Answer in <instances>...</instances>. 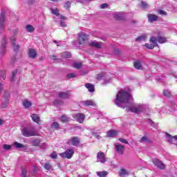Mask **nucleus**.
Listing matches in <instances>:
<instances>
[{
	"mask_svg": "<svg viewBox=\"0 0 177 177\" xmlns=\"http://www.w3.org/2000/svg\"><path fill=\"white\" fill-rule=\"evenodd\" d=\"M114 103L118 107L126 109L127 111H131V113H135L136 114H139V113L146 110L145 104L133 105V97L125 91H120L118 93Z\"/></svg>",
	"mask_w": 177,
	"mask_h": 177,
	"instance_id": "f257e3e1",
	"label": "nucleus"
},
{
	"mask_svg": "<svg viewBox=\"0 0 177 177\" xmlns=\"http://www.w3.org/2000/svg\"><path fill=\"white\" fill-rule=\"evenodd\" d=\"M21 132L22 135L24 136H26V138H30L31 136H38L39 135L38 130H37V129H35V127H24Z\"/></svg>",
	"mask_w": 177,
	"mask_h": 177,
	"instance_id": "f03ea898",
	"label": "nucleus"
},
{
	"mask_svg": "<svg viewBox=\"0 0 177 177\" xmlns=\"http://www.w3.org/2000/svg\"><path fill=\"white\" fill-rule=\"evenodd\" d=\"M60 157L62 158H67L68 160H70L74 156V149L70 148L68 149L66 151L59 153Z\"/></svg>",
	"mask_w": 177,
	"mask_h": 177,
	"instance_id": "7ed1b4c3",
	"label": "nucleus"
},
{
	"mask_svg": "<svg viewBox=\"0 0 177 177\" xmlns=\"http://www.w3.org/2000/svg\"><path fill=\"white\" fill-rule=\"evenodd\" d=\"M7 44H8V40L6 39V37H4L0 45V55H5V53L6 52Z\"/></svg>",
	"mask_w": 177,
	"mask_h": 177,
	"instance_id": "20e7f679",
	"label": "nucleus"
},
{
	"mask_svg": "<svg viewBox=\"0 0 177 177\" xmlns=\"http://www.w3.org/2000/svg\"><path fill=\"white\" fill-rule=\"evenodd\" d=\"M5 15L6 12L3 10H1L0 14V31L5 30Z\"/></svg>",
	"mask_w": 177,
	"mask_h": 177,
	"instance_id": "39448f33",
	"label": "nucleus"
},
{
	"mask_svg": "<svg viewBox=\"0 0 177 177\" xmlns=\"http://www.w3.org/2000/svg\"><path fill=\"white\" fill-rule=\"evenodd\" d=\"M152 162L155 167H157V168H159V169H164L165 168V165L161 160L154 158L152 160Z\"/></svg>",
	"mask_w": 177,
	"mask_h": 177,
	"instance_id": "423d86ee",
	"label": "nucleus"
},
{
	"mask_svg": "<svg viewBox=\"0 0 177 177\" xmlns=\"http://www.w3.org/2000/svg\"><path fill=\"white\" fill-rule=\"evenodd\" d=\"M68 142V143H71L72 146H75V147L80 146V144L81 143L80 138L78 137H73L69 139Z\"/></svg>",
	"mask_w": 177,
	"mask_h": 177,
	"instance_id": "0eeeda50",
	"label": "nucleus"
},
{
	"mask_svg": "<svg viewBox=\"0 0 177 177\" xmlns=\"http://www.w3.org/2000/svg\"><path fill=\"white\" fill-rule=\"evenodd\" d=\"M88 41V35L84 32L79 33V44L80 45H84L85 41Z\"/></svg>",
	"mask_w": 177,
	"mask_h": 177,
	"instance_id": "6e6552de",
	"label": "nucleus"
},
{
	"mask_svg": "<svg viewBox=\"0 0 177 177\" xmlns=\"http://www.w3.org/2000/svg\"><path fill=\"white\" fill-rule=\"evenodd\" d=\"M73 118L76 120L77 122L82 124V122H84V120H85V115H84V113H77L74 115Z\"/></svg>",
	"mask_w": 177,
	"mask_h": 177,
	"instance_id": "1a4fd4ad",
	"label": "nucleus"
},
{
	"mask_svg": "<svg viewBox=\"0 0 177 177\" xmlns=\"http://www.w3.org/2000/svg\"><path fill=\"white\" fill-rule=\"evenodd\" d=\"M11 42H12V48L14 49V51L15 52H19V50L20 49V46L19 44H17L16 42V37H15V36L12 37L10 38Z\"/></svg>",
	"mask_w": 177,
	"mask_h": 177,
	"instance_id": "9d476101",
	"label": "nucleus"
},
{
	"mask_svg": "<svg viewBox=\"0 0 177 177\" xmlns=\"http://www.w3.org/2000/svg\"><path fill=\"white\" fill-rule=\"evenodd\" d=\"M97 161L99 162H102V164L106 162V156H104V153L98 152L97 155Z\"/></svg>",
	"mask_w": 177,
	"mask_h": 177,
	"instance_id": "9b49d317",
	"label": "nucleus"
},
{
	"mask_svg": "<svg viewBox=\"0 0 177 177\" xmlns=\"http://www.w3.org/2000/svg\"><path fill=\"white\" fill-rule=\"evenodd\" d=\"M115 148L118 154H124V147L120 144H115Z\"/></svg>",
	"mask_w": 177,
	"mask_h": 177,
	"instance_id": "f8f14e48",
	"label": "nucleus"
},
{
	"mask_svg": "<svg viewBox=\"0 0 177 177\" xmlns=\"http://www.w3.org/2000/svg\"><path fill=\"white\" fill-rule=\"evenodd\" d=\"M103 44L102 42H98L97 41L95 40L90 43V46H93L94 48H97V49H100Z\"/></svg>",
	"mask_w": 177,
	"mask_h": 177,
	"instance_id": "ddd939ff",
	"label": "nucleus"
},
{
	"mask_svg": "<svg viewBox=\"0 0 177 177\" xmlns=\"http://www.w3.org/2000/svg\"><path fill=\"white\" fill-rule=\"evenodd\" d=\"M148 20L149 23H154V21H157V20H158V17L156 15L149 14Z\"/></svg>",
	"mask_w": 177,
	"mask_h": 177,
	"instance_id": "4468645a",
	"label": "nucleus"
},
{
	"mask_svg": "<svg viewBox=\"0 0 177 177\" xmlns=\"http://www.w3.org/2000/svg\"><path fill=\"white\" fill-rule=\"evenodd\" d=\"M37 51L35 50V49L33 48H30L28 50V56L29 57H30L31 59H35V57H37Z\"/></svg>",
	"mask_w": 177,
	"mask_h": 177,
	"instance_id": "2eb2a0df",
	"label": "nucleus"
},
{
	"mask_svg": "<svg viewBox=\"0 0 177 177\" xmlns=\"http://www.w3.org/2000/svg\"><path fill=\"white\" fill-rule=\"evenodd\" d=\"M70 97V93L68 91H62L59 93V97L61 99H68Z\"/></svg>",
	"mask_w": 177,
	"mask_h": 177,
	"instance_id": "dca6fc26",
	"label": "nucleus"
},
{
	"mask_svg": "<svg viewBox=\"0 0 177 177\" xmlns=\"http://www.w3.org/2000/svg\"><path fill=\"white\" fill-rule=\"evenodd\" d=\"M31 118L32 121H34V122H36L37 124H39V121H41V118H39V116L35 113L31 115Z\"/></svg>",
	"mask_w": 177,
	"mask_h": 177,
	"instance_id": "f3484780",
	"label": "nucleus"
},
{
	"mask_svg": "<svg viewBox=\"0 0 177 177\" xmlns=\"http://www.w3.org/2000/svg\"><path fill=\"white\" fill-rule=\"evenodd\" d=\"M83 106H96V104L95 103V102L93 100H86V101H83Z\"/></svg>",
	"mask_w": 177,
	"mask_h": 177,
	"instance_id": "a211bd4d",
	"label": "nucleus"
},
{
	"mask_svg": "<svg viewBox=\"0 0 177 177\" xmlns=\"http://www.w3.org/2000/svg\"><path fill=\"white\" fill-rule=\"evenodd\" d=\"M22 104L25 109H28L32 106V103L28 101V100H25L23 101Z\"/></svg>",
	"mask_w": 177,
	"mask_h": 177,
	"instance_id": "6ab92c4d",
	"label": "nucleus"
},
{
	"mask_svg": "<svg viewBox=\"0 0 177 177\" xmlns=\"http://www.w3.org/2000/svg\"><path fill=\"white\" fill-rule=\"evenodd\" d=\"M85 87L88 89V92H95V86L91 83H87L85 84Z\"/></svg>",
	"mask_w": 177,
	"mask_h": 177,
	"instance_id": "aec40b11",
	"label": "nucleus"
},
{
	"mask_svg": "<svg viewBox=\"0 0 177 177\" xmlns=\"http://www.w3.org/2000/svg\"><path fill=\"white\" fill-rule=\"evenodd\" d=\"M59 19H60V22H59L60 27H67V24H66V21H64L65 20H66V19L62 15L59 17Z\"/></svg>",
	"mask_w": 177,
	"mask_h": 177,
	"instance_id": "412c9836",
	"label": "nucleus"
},
{
	"mask_svg": "<svg viewBox=\"0 0 177 177\" xmlns=\"http://www.w3.org/2000/svg\"><path fill=\"white\" fill-rule=\"evenodd\" d=\"M117 135V131L115 130H110L107 131L108 138H114Z\"/></svg>",
	"mask_w": 177,
	"mask_h": 177,
	"instance_id": "4be33fe9",
	"label": "nucleus"
},
{
	"mask_svg": "<svg viewBox=\"0 0 177 177\" xmlns=\"http://www.w3.org/2000/svg\"><path fill=\"white\" fill-rule=\"evenodd\" d=\"M134 67L136 68V70H142V62H140V61L134 62Z\"/></svg>",
	"mask_w": 177,
	"mask_h": 177,
	"instance_id": "5701e85b",
	"label": "nucleus"
},
{
	"mask_svg": "<svg viewBox=\"0 0 177 177\" xmlns=\"http://www.w3.org/2000/svg\"><path fill=\"white\" fill-rule=\"evenodd\" d=\"M139 142L140 143H151V141L149 140V138L146 136H145L140 138Z\"/></svg>",
	"mask_w": 177,
	"mask_h": 177,
	"instance_id": "b1692460",
	"label": "nucleus"
},
{
	"mask_svg": "<svg viewBox=\"0 0 177 177\" xmlns=\"http://www.w3.org/2000/svg\"><path fill=\"white\" fill-rule=\"evenodd\" d=\"M113 17L116 19V20H124V17L122 13H117L113 15Z\"/></svg>",
	"mask_w": 177,
	"mask_h": 177,
	"instance_id": "393cba45",
	"label": "nucleus"
},
{
	"mask_svg": "<svg viewBox=\"0 0 177 177\" xmlns=\"http://www.w3.org/2000/svg\"><path fill=\"white\" fill-rule=\"evenodd\" d=\"M41 143V140L35 138L31 139V144L32 146H39V144Z\"/></svg>",
	"mask_w": 177,
	"mask_h": 177,
	"instance_id": "a878e982",
	"label": "nucleus"
},
{
	"mask_svg": "<svg viewBox=\"0 0 177 177\" xmlns=\"http://www.w3.org/2000/svg\"><path fill=\"white\" fill-rule=\"evenodd\" d=\"M26 30L28 31V32H34L35 28L34 26H32V25H27L26 26Z\"/></svg>",
	"mask_w": 177,
	"mask_h": 177,
	"instance_id": "bb28decb",
	"label": "nucleus"
},
{
	"mask_svg": "<svg viewBox=\"0 0 177 177\" xmlns=\"http://www.w3.org/2000/svg\"><path fill=\"white\" fill-rule=\"evenodd\" d=\"M157 41L159 44H165V42H167V38L164 37H158Z\"/></svg>",
	"mask_w": 177,
	"mask_h": 177,
	"instance_id": "cd10ccee",
	"label": "nucleus"
},
{
	"mask_svg": "<svg viewBox=\"0 0 177 177\" xmlns=\"http://www.w3.org/2000/svg\"><path fill=\"white\" fill-rule=\"evenodd\" d=\"M119 175L120 176H125V175H129V172H128L125 169H121L119 172Z\"/></svg>",
	"mask_w": 177,
	"mask_h": 177,
	"instance_id": "c85d7f7f",
	"label": "nucleus"
},
{
	"mask_svg": "<svg viewBox=\"0 0 177 177\" xmlns=\"http://www.w3.org/2000/svg\"><path fill=\"white\" fill-rule=\"evenodd\" d=\"M166 139L167 142H169V143H172L174 142V139L175 138H174V137H172V136H171L168 133H166Z\"/></svg>",
	"mask_w": 177,
	"mask_h": 177,
	"instance_id": "c756f323",
	"label": "nucleus"
},
{
	"mask_svg": "<svg viewBox=\"0 0 177 177\" xmlns=\"http://www.w3.org/2000/svg\"><path fill=\"white\" fill-rule=\"evenodd\" d=\"M9 96H10L9 92L6 91L3 96V102H9Z\"/></svg>",
	"mask_w": 177,
	"mask_h": 177,
	"instance_id": "7c9ffc66",
	"label": "nucleus"
},
{
	"mask_svg": "<svg viewBox=\"0 0 177 177\" xmlns=\"http://www.w3.org/2000/svg\"><path fill=\"white\" fill-rule=\"evenodd\" d=\"M96 174L99 177H106L108 175L107 171H97Z\"/></svg>",
	"mask_w": 177,
	"mask_h": 177,
	"instance_id": "2f4dec72",
	"label": "nucleus"
},
{
	"mask_svg": "<svg viewBox=\"0 0 177 177\" xmlns=\"http://www.w3.org/2000/svg\"><path fill=\"white\" fill-rule=\"evenodd\" d=\"M72 66H73V67H74V68L80 69V68H81V67H82V63L75 62V63L72 64Z\"/></svg>",
	"mask_w": 177,
	"mask_h": 177,
	"instance_id": "473e14b6",
	"label": "nucleus"
},
{
	"mask_svg": "<svg viewBox=\"0 0 177 177\" xmlns=\"http://www.w3.org/2000/svg\"><path fill=\"white\" fill-rule=\"evenodd\" d=\"M62 57L68 59L69 57H71V53L70 52H64L62 53Z\"/></svg>",
	"mask_w": 177,
	"mask_h": 177,
	"instance_id": "72a5a7b5",
	"label": "nucleus"
},
{
	"mask_svg": "<svg viewBox=\"0 0 177 177\" xmlns=\"http://www.w3.org/2000/svg\"><path fill=\"white\" fill-rule=\"evenodd\" d=\"M157 37H151L149 39V42L155 45V46H157Z\"/></svg>",
	"mask_w": 177,
	"mask_h": 177,
	"instance_id": "f704fd0d",
	"label": "nucleus"
},
{
	"mask_svg": "<svg viewBox=\"0 0 177 177\" xmlns=\"http://www.w3.org/2000/svg\"><path fill=\"white\" fill-rule=\"evenodd\" d=\"M140 8L143 10L147 9V8H149V4H147V3H146L145 1H142Z\"/></svg>",
	"mask_w": 177,
	"mask_h": 177,
	"instance_id": "c9c22d12",
	"label": "nucleus"
},
{
	"mask_svg": "<svg viewBox=\"0 0 177 177\" xmlns=\"http://www.w3.org/2000/svg\"><path fill=\"white\" fill-rule=\"evenodd\" d=\"M51 128L54 129H59L60 128V125L57 122H54L51 124Z\"/></svg>",
	"mask_w": 177,
	"mask_h": 177,
	"instance_id": "e433bc0d",
	"label": "nucleus"
},
{
	"mask_svg": "<svg viewBox=\"0 0 177 177\" xmlns=\"http://www.w3.org/2000/svg\"><path fill=\"white\" fill-rule=\"evenodd\" d=\"M15 147L16 149H23L24 147V145L23 144H20V142H15L14 144Z\"/></svg>",
	"mask_w": 177,
	"mask_h": 177,
	"instance_id": "4c0bfd02",
	"label": "nucleus"
},
{
	"mask_svg": "<svg viewBox=\"0 0 177 177\" xmlns=\"http://www.w3.org/2000/svg\"><path fill=\"white\" fill-rule=\"evenodd\" d=\"M62 122H68V118L66 115H62L59 118Z\"/></svg>",
	"mask_w": 177,
	"mask_h": 177,
	"instance_id": "58836bf2",
	"label": "nucleus"
},
{
	"mask_svg": "<svg viewBox=\"0 0 177 177\" xmlns=\"http://www.w3.org/2000/svg\"><path fill=\"white\" fill-rule=\"evenodd\" d=\"M136 42H138V41L140 42L142 41H146V36L145 35L140 36V37H138L136 39Z\"/></svg>",
	"mask_w": 177,
	"mask_h": 177,
	"instance_id": "ea45409f",
	"label": "nucleus"
},
{
	"mask_svg": "<svg viewBox=\"0 0 177 177\" xmlns=\"http://www.w3.org/2000/svg\"><path fill=\"white\" fill-rule=\"evenodd\" d=\"M44 167L47 171H50V169H52V165H50L49 162H46Z\"/></svg>",
	"mask_w": 177,
	"mask_h": 177,
	"instance_id": "a19ab883",
	"label": "nucleus"
},
{
	"mask_svg": "<svg viewBox=\"0 0 177 177\" xmlns=\"http://www.w3.org/2000/svg\"><path fill=\"white\" fill-rule=\"evenodd\" d=\"M21 171H22V174H21L22 176L23 177L27 176V168H26L25 167H22Z\"/></svg>",
	"mask_w": 177,
	"mask_h": 177,
	"instance_id": "79ce46f5",
	"label": "nucleus"
},
{
	"mask_svg": "<svg viewBox=\"0 0 177 177\" xmlns=\"http://www.w3.org/2000/svg\"><path fill=\"white\" fill-rule=\"evenodd\" d=\"M70 8H71V3H70V1H66L65 2L64 8L67 9L68 10V9H70Z\"/></svg>",
	"mask_w": 177,
	"mask_h": 177,
	"instance_id": "37998d69",
	"label": "nucleus"
},
{
	"mask_svg": "<svg viewBox=\"0 0 177 177\" xmlns=\"http://www.w3.org/2000/svg\"><path fill=\"white\" fill-rule=\"evenodd\" d=\"M145 46L147 47V49H154L156 46L154 44H149L146 43L145 44Z\"/></svg>",
	"mask_w": 177,
	"mask_h": 177,
	"instance_id": "c03bdc74",
	"label": "nucleus"
},
{
	"mask_svg": "<svg viewBox=\"0 0 177 177\" xmlns=\"http://www.w3.org/2000/svg\"><path fill=\"white\" fill-rule=\"evenodd\" d=\"M163 95H164V96H166L167 97H169V96H171V92H169V91H168V90H165L163 91Z\"/></svg>",
	"mask_w": 177,
	"mask_h": 177,
	"instance_id": "a18cd8bd",
	"label": "nucleus"
},
{
	"mask_svg": "<svg viewBox=\"0 0 177 177\" xmlns=\"http://www.w3.org/2000/svg\"><path fill=\"white\" fill-rule=\"evenodd\" d=\"M17 74V70H15V71H12V77H11V81H15V77H16Z\"/></svg>",
	"mask_w": 177,
	"mask_h": 177,
	"instance_id": "49530a36",
	"label": "nucleus"
},
{
	"mask_svg": "<svg viewBox=\"0 0 177 177\" xmlns=\"http://www.w3.org/2000/svg\"><path fill=\"white\" fill-rule=\"evenodd\" d=\"M5 74H6L5 71H0V77L3 78V80H5V78H6V75Z\"/></svg>",
	"mask_w": 177,
	"mask_h": 177,
	"instance_id": "de8ad7c7",
	"label": "nucleus"
},
{
	"mask_svg": "<svg viewBox=\"0 0 177 177\" xmlns=\"http://www.w3.org/2000/svg\"><path fill=\"white\" fill-rule=\"evenodd\" d=\"M12 146L9 145H3V149H4V150H10Z\"/></svg>",
	"mask_w": 177,
	"mask_h": 177,
	"instance_id": "09e8293b",
	"label": "nucleus"
},
{
	"mask_svg": "<svg viewBox=\"0 0 177 177\" xmlns=\"http://www.w3.org/2000/svg\"><path fill=\"white\" fill-rule=\"evenodd\" d=\"M118 140L121 142V143H124V145H129V142H128V140L124 139V138H119Z\"/></svg>",
	"mask_w": 177,
	"mask_h": 177,
	"instance_id": "8fccbe9b",
	"label": "nucleus"
},
{
	"mask_svg": "<svg viewBox=\"0 0 177 177\" xmlns=\"http://www.w3.org/2000/svg\"><path fill=\"white\" fill-rule=\"evenodd\" d=\"M75 73H68V75H67V77L68 78H75Z\"/></svg>",
	"mask_w": 177,
	"mask_h": 177,
	"instance_id": "3c124183",
	"label": "nucleus"
},
{
	"mask_svg": "<svg viewBox=\"0 0 177 177\" xmlns=\"http://www.w3.org/2000/svg\"><path fill=\"white\" fill-rule=\"evenodd\" d=\"M158 13H159V15H161L162 16H167V12H165L162 10H159Z\"/></svg>",
	"mask_w": 177,
	"mask_h": 177,
	"instance_id": "603ef678",
	"label": "nucleus"
},
{
	"mask_svg": "<svg viewBox=\"0 0 177 177\" xmlns=\"http://www.w3.org/2000/svg\"><path fill=\"white\" fill-rule=\"evenodd\" d=\"M4 102H3L1 104V108L2 109H6V107H8V101H3Z\"/></svg>",
	"mask_w": 177,
	"mask_h": 177,
	"instance_id": "864d4df0",
	"label": "nucleus"
},
{
	"mask_svg": "<svg viewBox=\"0 0 177 177\" xmlns=\"http://www.w3.org/2000/svg\"><path fill=\"white\" fill-rule=\"evenodd\" d=\"M148 122L150 124V125H151V127H153L154 128H156V125L154 123V122H153V120L148 119Z\"/></svg>",
	"mask_w": 177,
	"mask_h": 177,
	"instance_id": "5fc2aeb1",
	"label": "nucleus"
},
{
	"mask_svg": "<svg viewBox=\"0 0 177 177\" xmlns=\"http://www.w3.org/2000/svg\"><path fill=\"white\" fill-rule=\"evenodd\" d=\"M63 102L60 100H55L54 101V104H62Z\"/></svg>",
	"mask_w": 177,
	"mask_h": 177,
	"instance_id": "6e6d98bb",
	"label": "nucleus"
},
{
	"mask_svg": "<svg viewBox=\"0 0 177 177\" xmlns=\"http://www.w3.org/2000/svg\"><path fill=\"white\" fill-rule=\"evenodd\" d=\"M52 13H53V15H55V16H59V10H52Z\"/></svg>",
	"mask_w": 177,
	"mask_h": 177,
	"instance_id": "4d7b16f0",
	"label": "nucleus"
},
{
	"mask_svg": "<svg viewBox=\"0 0 177 177\" xmlns=\"http://www.w3.org/2000/svg\"><path fill=\"white\" fill-rule=\"evenodd\" d=\"M50 157L51 158H57V154H56V152H53L51 154H50Z\"/></svg>",
	"mask_w": 177,
	"mask_h": 177,
	"instance_id": "13d9d810",
	"label": "nucleus"
},
{
	"mask_svg": "<svg viewBox=\"0 0 177 177\" xmlns=\"http://www.w3.org/2000/svg\"><path fill=\"white\" fill-rule=\"evenodd\" d=\"M108 4L107 3H103L100 6L101 9H106L107 8Z\"/></svg>",
	"mask_w": 177,
	"mask_h": 177,
	"instance_id": "bf43d9fd",
	"label": "nucleus"
},
{
	"mask_svg": "<svg viewBox=\"0 0 177 177\" xmlns=\"http://www.w3.org/2000/svg\"><path fill=\"white\" fill-rule=\"evenodd\" d=\"M5 124V121L3 119H0V127Z\"/></svg>",
	"mask_w": 177,
	"mask_h": 177,
	"instance_id": "052dcab7",
	"label": "nucleus"
},
{
	"mask_svg": "<svg viewBox=\"0 0 177 177\" xmlns=\"http://www.w3.org/2000/svg\"><path fill=\"white\" fill-rule=\"evenodd\" d=\"M45 147H46V144H43V145L41 146V149H45Z\"/></svg>",
	"mask_w": 177,
	"mask_h": 177,
	"instance_id": "680f3d73",
	"label": "nucleus"
},
{
	"mask_svg": "<svg viewBox=\"0 0 177 177\" xmlns=\"http://www.w3.org/2000/svg\"><path fill=\"white\" fill-rule=\"evenodd\" d=\"M56 56L55 55H53L52 57H51V59H53V60H56Z\"/></svg>",
	"mask_w": 177,
	"mask_h": 177,
	"instance_id": "e2e57ef3",
	"label": "nucleus"
},
{
	"mask_svg": "<svg viewBox=\"0 0 177 177\" xmlns=\"http://www.w3.org/2000/svg\"><path fill=\"white\" fill-rule=\"evenodd\" d=\"M173 138H174V139L175 140H177V136H173Z\"/></svg>",
	"mask_w": 177,
	"mask_h": 177,
	"instance_id": "0e129e2a",
	"label": "nucleus"
},
{
	"mask_svg": "<svg viewBox=\"0 0 177 177\" xmlns=\"http://www.w3.org/2000/svg\"><path fill=\"white\" fill-rule=\"evenodd\" d=\"M95 136H96L97 139H100V136L96 135Z\"/></svg>",
	"mask_w": 177,
	"mask_h": 177,
	"instance_id": "69168bd1",
	"label": "nucleus"
},
{
	"mask_svg": "<svg viewBox=\"0 0 177 177\" xmlns=\"http://www.w3.org/2000/svg\"><path fill=\"white\" fill-rule=\"evenodd\" d=\"M115 52H117L118 53H120V50H115Z\"/></svg>",
	"mask_w": 177,
	"mask_h": 177,
	"instance_id": "338daca9",
	"label": "nucleus"
},
{
	"mask_svg": "<svg viewBox=\"0 0 177 177\" xmlns=\"http://www.w3.org/2000/svg\"><path fill=\"white\" fill-rule=\"evenodd\" d=\"M77 2H82V0H76Z\"/></svg>",
	"mask_w": 177,
	"mask_h": 177,
	"instance_id": "774afa93",
	"label": "nucleus"
}]
</instances>
